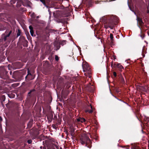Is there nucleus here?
I'll return each mask as SVG.
<instances>
[{
    "label": "nucleus",
    "instance_id": "obj_1",
    "mask_svg": "<svg viewBox=\"0 0 149 149\" xmlns=\"http://www.w3.org/2000/svg\"><path fill=\"white\" fill-rule=\"evenodd\" d=\"M82 68H83V71L85 72H88V77L90 78L91 76H89L90 73V68L89 67L88 64L87 63L82 64Z\"/></svg>",
    "mask_w": 149,
    "mask_h": 149
},
{
    "label": "nucleus",
    "instance_id": "obj_2",
    "mask_svg": "<svg viewBox=\"0 0 149 149\" xmlns=\"http://www.w3.org/2000/svg\"><path fill=\"white\" fill-rule=\"evenodd\" d=\"M81 141L82 144L86 143V145L90 142V140L89 139L87 136H86L84 138L81 139Z\"/></svg>",
    "mask_w": 149,
    "mask_h": 149
},
{
    "label": "nucleus",
    "instance_id": "obj_3",
    "mask_svg": "<svg viewBox=\"0 0 149 149\" xmlns=\"http://www.w3.org/2000/svg\"><path fill=\"white\" fill-rule=\"evenodd\" d=\"M136 19L138 22L139 23V25H141L143 24V22L141 18L137 17Z\"/></svg>",
    "mask_w": 149,
    "mask_h": 149
},
{
    "label": "nucleus",
    "instance_id": "obj_4",
    "mask_svg": "<svg viewBox=\"0 0 149 149\" xmlns=\"http://www.w3.org/2000/svg\"><path fill=\"white\" fill-rule=\"evenodd\" d=\"M137 88L139 89L140 90V91H146V90L143 86H139L137 87Z\"/></svg>",
    "mask_w": 149,
    "mask_h": 149
},
{
    "label": "nucleus",
    "instance_id": "obj_5",
    "mask_svg": "<svg viewBox=\"0 0 149 149\" xmlns=\"http://www.w3.org/2000/svg\"><path fill=\"white\" fill-rule=\"evenodd\" d=\"M77 120L78 122H80L81 123H83L85 121V120L84 118H77Z\"/></svg>",
    "mask_w": 149,
    "mask_h": 149
},
{
    "label": "nucleus",
    "instance_id": "obj_6",
    "mask_svg": "<svg viewBox=\"0 0 149 149\" xmlns=\"http://www.w3.org/2000/svg\"><path fill=\"white\" fill-rule=\"evenodd\" d=\"M88 107L90 108L91 109V110H88V109H86V110L85 111L86 112H88L89 113H91L93 112V109H92V107L91 105H90Z\"/></svg>",
    "mask_w": 149,
    "mask_h": 149
},
{
    "label": "nucleus",
    "instance_id": "obj_7",
    "mask_svg": "<svg viewBox=\"0 0 149 149\" xmlns=\"http://www.w3.org/2000/svg\"><path fill=\"white\" fill-rule=\"evenodd\" d=\"M52 148H48V149H55V148H56V149H58L59 148V147L57 146H56L55 145H53L52 146Z\"/></svg>",
    "mask_w": 149,
    "mask_h": 149
},
{
    "label": "nucleus",
    "instance_id": "obj_8",
    "mask_svg": "<svg viewBox=\"0 0 149 149\" xmlns=\"http://www.w3.org/2000/svg\"><path fill=\"white\" fill-rule=\"evenodd\" d=\"M117 67L118 68H119L120 70H121L123 68V67L120 64H117Z\"/></svg>",
    "mask_w": 149,
    "mask_h": 149
},
{
    "label": "nucleus",
    "instance_id": "obj_9",
    "mask_svg": "<svg viewBox=\"0 0 149 149\" xmlns=\"http://www.w3.org/2000/svg\"><path fill=\"white\" fill-rule=\"evenodd\" d=\"M16 1V0H11L10 1V2L11 4H14L15 3Z\"/></svg>",
    "mask_w": 149,
    "mask_h": 149
},
{
    "label": "nucleus",
    "instance_id": "obj_10",
    "mask_svg": "<svg viewBox=\"0 0 149 149\" xmlns=\"http://www.w3.org/2000/svg\"><path fill=\"white\" fill-rule=\"evenodd\" d=\"M9 35H8V34L7 35L5 36L3 38L4 41H5L6 40L7 38V37H9Z\"/></svg>",
    "mask_w": 149,
    "mask_h": 149
},
{
    "label": "nucleus",
    "instance_id": "obj_11",
    "mask_svg": "<svg viewBox=\"0 0 149 149\" xmlns=\"http://www.w3.org/2000/svg\"><path fill=\"white\" fill-rule=\"evenodd\" d=\"M110 37L111 38V40H113V35L112 34H110Z\"/></svg>",
    "mask_w": 149,
    "mask_h": 149
},
{
    "label": "nucleus",
    "instance_id": "obj_12",
    "mask_svg": "<svg viewBox=\"0 0 149 149\" xmlns=\"http://www.w3.org/2000/svg\"><path fill=\"white\" fill-rule=\"evenodd\" d=\"M66 42L65 40L63 41L61 43V44L63 45L65 44Z\"/></svg>",
    "mask_w": 149,
    "mask_h": 149
},
{
    "label": "nucleus",
    "instance_id": "obj_13",
    "mask_svg": "<svg viewBox=\"0 0 149 149\" xmlns=\"http://www.w3.org/2000/svg\"><path fill=\"white\" fill-rule=\"evenodd\" d=\"M30 32L31 33V35L32 36H34V33H33V31H30Z\"/></svg>",
    "mask_w": 149,
    "mask_h": 149
},
{
    "label": "nucleus",
    "instance_id": "obj_14",
    "mask_svg": "<svg viewBox=\"0 0 149 149\" xmlns=\"http://www.w3.org/2000/svg\"><path fill=\"white\" fill-rule=\"evenodd\" d=\"M29 28L30 30V31H33V27H32V26H29Z\"/></svg>",
    "mask_w": 149,
    "mask_h": 149
},
{
    "label": "nucleus",
    "instance_id": "obj_15",
    "mask_svg": "<svg viewBox=\"0 0 149 149\" xmlns=\"http://www.w3.org/2000/svg\"><path fill=\"white\" fill-rule=\"evenodd\" d=\"M55 59L56 61H58V57L56 56H55Z\"/></svg>",
    "mask_w": 149,
    "mask_h": 149
},
{
    "label": "nucleus",
    "instance_id": "obj_16",
    "mask_svg": "<svg viewBox=\"0 0 149 149\" xmlns=\"http://www.w3.org/2000/svg\"><path fill=\"white\" fill-rule=\"evenodd\" d=\"M27 142L29 143H31L32 142V141L31 140H29Z\"/></svg>",
    "mask_w": 149,
    "mask_h": 149
},
{
    "label": "nucleus",
    "instance_id": "obj_17",
    "mask_svg": "<svg viewBox=\"0 0 149 149\" xmlns=\"http://www.w3.org/2000/svg\"><path fill=\"white\" fill-rule=\"evenodd\" d=\"M113 74L114 76L116 77V73L115 72H113Z\"/></svg>",
    "mask_w": 149,
    "mask_h": 149
},
{
    "label": "nucleus",
    "instance_id": "obj_18",
    "mask_svg": "<svg viewBox=\"0 0 149 149\" xmlns=\"http://www.w3.org/2000/svg\"><path fill=\"white\" fill-rule=\"evenodd\" d=\"M28 74L27 76H29V75H31L30 72H29V70H28Z\"/></svg>",
    "mask_w": 149,
    "mask_h": 149
},
{
    "label": "nucleus",
    "instance_id": "obj_19",
    "mask_svg": "<svg viewBox=\"0 0 149 149\" xmlns=\"http://www.w3.org/2000/svg\"><path fill=\"white\" fill-rule=\"evenodd\" d=\"M11 32H12V31H10L9 33L8 34V35H9V36H10V34H11Z\"/></svg>",
    "mask_w": 149,
    "mask_h": 149
},
{
    "label": "nucleus",
    "instance_id": "obj_20",
    "mask_svg": "<svg viewBox=\"0 0 149 149\" xmlns=\"http://www.w3.org/2000/svg\"><path fill=\"white\" fill-rule=\"evenodd\" d=\"M20 35V33L18 32V33H17V36H19Z\"/></svg>",
    "mask_w": 149,
    "mask_h": 149
},
{
    "label": "nucleus",
    "instance_id": "obj_21",
    "mask_svg": "<svg viewBox=\"0 0 149 149\" xmlns=\"http://www.w3.org/2000/svg\"><path fill=\"white\" fill-rule=\"evenodd\" d=\"M2 120V119L1 116H0V121H1Z\"/></svg>",
    "mask_w": 149,
    "mask_h": 149
},
{
    "label": "nucleus",
    "instance_id": "obj_22",
    "mask_svg": "<svg viewBox=\"0 0 149 149\" xmlns=\"http://www.w3.org/2000/svg\"><path fill=\"white\" fill-rule=\"evenodd\" d=\"M40 1L42 2L43 3H44V0H40Z\"/></svg>",
    "mask_w": 149,
    "mask_h": 149
},
{
    "label": "nucleus",
    "instance_id": "obj_23",
    "mask_svg": "<svg viewBox=\"0 0 149 149\" xmlns=\"http://www.w3.org/2000/svg\"><path fill=\"white\" fill-rule=\"evenodd\" d=\"M148 10H149V5H148L147 7Z\"/></svg>",
    "mask_w": 149,
    "mask_h": 149
},
{
    "label": "nucleus",
    "instance_id": "obj_24",
    "mask_svg": "<svg viewBox=\"0 0 149 149\" xmlns=\"http://www.w3.org/2000/svg\"><path fill=\"white\" fill-rule=\"evenodd\" d=\"M149 10H148L147 11V13H149Z\"/></svg>",
    "mask_w": 149,
    "mask_h": 149
},
{
    "label": "nucleus",
    "instance_id": "obj_25",
    "mask_svg": "<svg viewBox=\"0 0 149 149\" xmlns=\"http://www.w3.org/2000/svg\"><path fill=\"white\" fill-rule=\"evenodd\" d=\"M59 48H60V47H58L57 49H56V50H57L58 49H59Z\"/></svg>",
    "mask_w": 149,
    "mask_h": 149
},
{
    "label": "nucleus",
    "instance_id": "obj_26",
    "mask_svg": "<svg viewBox=\"0 0 149 149\" xmlns=\"http://www.w3.org/2000/svg\"><path fill=\"white\" fill-rule=\"evenodd\" d=\"M84 74H85V75L87 76V75H86V73H84Z\"/></svg>",
    "mask_w": 149,
    "mask_h": 149
},
{
    "label": "nucleus",
    "instance_id": "obj_27",
    "mask_svg": "<svg viewBox=\"0 0 149 149\" xmlns=\"http://www.w3.org/2000/svg\"><path fill=\"white\" fill-rule=\"evenodd\" d=\"M31 91H30V92L29 93H31Z\"/></svg>",
    "mask_w": 149,
    "mask_h": 149
}]
</instances>
